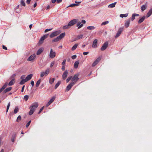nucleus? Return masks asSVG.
Returning <instances> with one entry per match:
<instances>
[{
  "instance_id": "1",
  "label": "nucleus",
  "mask_w": 152,
  "mask_h": 152,
  "mask_svg": "<svg viewBox=\"0 0 152 152\" xmlns=\"http://www.w3.org/2000/svg\"><path fill=\"white\" fill-rule=\"evenodd\" d=\"M61 32V31L60 30L57 31H54L50 35V38H53L54 37L56 36L57 35L59 34Z\"/></svg>"
},
{
  "instance_id": "2",
  "label": "nucleus",
  "mask_w": 152,
  "mask_h": 152,
  "mask_svg": "<svg viewBox=\"0 0 152 152\" xmlns=\"http://www.w3.org/2000/svg\"><path fill=\"white\" fill-rule=\"evenodd\" d=\"M78 21V19H74L72 20H71L70 22H69L68 24L70 27L74 25Z\"/></svg>"
},
{
  "instance_id": "3",
  "label": "nucleus",
  "mask_w": 152,
  "mask_h": 152,
  "mask_svg": "<svg viewBox=\"0 0 152 152\" xmlns=\"http://www.w3.org/2000/svg\"><path fill=\"white\" fill-rule=\"evenodd\" d=\"M38 105L39 104L38 103L35 102L31 105L29 107V108H31L35 110L38 107Z\"/></svg>"
},
{
  "instance_id": "4",
  "label": "nucleus",
  "mask_w": 152,
  "mask_h": 152,
  "mask_svg": "<svg viewBox=\"0 0 152 152\" xmlns=\"http://www.w3.org/2000/svg\"><path fill=\"white\" fill-rule=\"evenodd\" d=\"M75 84V82H72L70 83L66 87V90L67 91H69L72 88V86Z\"/></svg>"
},
{
  "instance_id": "5",
  "label": "nucleus",
  "mask_w": 152,
  "mask_h": 152,
  "mask_svg": "<svg viewBox=\"0 0 152 152\" xmlns=\"http://www.w3.org/2000/svg\"><path fill=\"white\" fill-rule=\"evenodd\" d=\"M49 71L50 70L48 69L45 70V72H41L40 74V77H42L44 76H47L48 74Z\"/></svg>"
},
{
  "instance_id": "6",
  "label": "nucleus",
  "mask_w": 152,
  "mask_h": 152,
  "mask_svg": "<svg viewBox=\"0 0 152 152\" xmlns=\"http://www.w3.org/2000/svg\"><path fill=\"white\" fill-rule=\"evenodd\" d=\"M79 79L78 75L77 74L75 75L73 77H72L71 80L72 82H75V83Z\"/></svg>"
},
{
  "instance_id": "7",
  "label": "nucleus",
  "mask_w": 152,
  "mask_h": 152,
  "mask_svg": "<svg viewBox=\"0 0 152 152\" xmlns=\"http://www.w3.org/2000/svg\"><path fill=\"white\" fill-rule=\"evenodd\" d=\"M56 53L55 51H53V49H51L50 50V57L51 58H54L56 55Z\"/></svg>"
},
{
  "instance_id": "8",
  "label": "nucleus",
  "mask_w": 152,
  "mask_h": 152,
  "mask_svg": "<svg viewBox=\"0 0 152 152\" xmlns=\"http://www.w3.org/2000/svg\"><path fill=\"white\" fill-rule=\"evenodd\" d=\"M123 27H121L119 28L118 31V32L115 36V37L117 38L121 34V32L123 31Z\"/></svg>"
},
{
  "instance_id": "9",
  "label": "nucleus",
  "mask_w": 152,
  "mask_h": 152,
  "mask_svg": "<svg viewBox=\"0 0 152 152\" xmlns=\"http://www.w3.org/2000/svg\"><path fill=\"white\" fill-rule=\"evenodd\" d=\"M108 42H105L101 48V50L102 51H104L108 47Z\"/></svg>"
},
{
  "instance_id": "10",
  "label": "nucleus",
  "mask_w": 152,
  "mask_h": 152,
  "mask_svg": "<svg viewBox=\"0 0 152 152\" xmlns=\"http://www.w3.org/2000/svg\"><path fill=\"white\" fill-rule=\"evenodd\" d=\"M101 58L100 57H99L98 58H97L96 60L92 64V66H94L95 65H96V64H98V63H99V62L101 60Z\"/></svg>"
},
{
  "instance_id": "11",
  "label": "nucleus",
  "mask_w": 152,
  "mask_h": 152,
  "mask_svg": "<svg viewBox=\"0 0 152 152\" xmlns=\"http://www.w3.org/2000/svg\"><path fill=\"white\" fill-rule=\"evenodd\" d=\"M36 57V55L35 54H34L30 56L28 58V61H31L34 60Z\"/></svg>"
},
{
  "instance_id": "12",
  "label": "nucleus",
  "mask_w": 152,
  "mask_h": 152,
  "mask_svg": "<svg viewBox=\"0 0 152 152\" xmlns=\"http://www.w3.org/2000/svg\"><path fill=\"white\" fill-rule=\"evenodd\" d=\"M130 22V19H129L125 21V26L126 28H128L129 26Z\"/></svg>"
},
{
  "instance_id": "13",
  "label": "nucleus",
  "mask_w": 152,
  "mask_h": 152,
  "mask_svg": "<svg viewBox=\"0 0 152 152\" xmlns=\"http://www.w3.org/2000/svg\"><path fill=\"white\" fill-rule=\"evenodd\" d=\"M97 39H95L93 41L92 47L94 48H96L97 47Z\"/></svg>"
},
{
  "instance_id": "14",
  "label": "nucleus",
  "mask_w": 152,
  "mask_h": 152,
  "mask_svg": "<svg viewBox=\"0 0 152 152\" xmlns=\"http://www.w3.org/2000/svg\"><path fill=\"white\" fill-rule=\"evenodd\" d=\"M68 74V72L67 70L65 71L64 72L62 75V78L64 80H65Z\"/></svg>"
},
{
  "instance_id": "15",
  "label": "nucleus",
  "mask_w": 152,
  "mask_h": 152,
  "mask_svg": "<svg viewBox=\"0 0 152 152\" xmlns=\"http://www.w3.org/2000/svg\"><path fill=\"white\" fill-rule=\"evenodd\" d=\"M32 76L33 75L32 74H30L27 76L25 79L27 82L31 79Z\"/></svg>"
},
{
  "instance_id": "16",
  "label": "nucleus",
  "mask_w": 152,
  "mask_h": 152,
  "mask_svg": "<svg viewBox=\"0 0 152 152\" xmlns=\"http://www.w3.org/2000/svg\"><path fill=\"white\" fill-rule=\"evenodd\" d=\"M139 15L138 14L136 13H134L132 14L131 18V20L132 21H133L135 18V16H139Z\"/></svg>"
},
{
  "instance_id": "17",
  "label": "nucleus",
  "mask_w": 152,
  "mask_h": 152,
  "mask_svg": "<svg viewBox=\"0 0 152 152\" xmlns=\"http://www.w3.org/2000/svg\"><path fill=\"white\" fill-rule=\"evenodd\" d=\"M15 79L14 78H13L9 83L8 85L9 86L13 85L15 83Z\"/></svg>"
},
{
  "instance_id": "18",
  "label": "nucleus",
  "mask_w": 152,
  "mask_h": 152,
  "mask_svg": "<svg viewBox=\"0 0 152 152\" xmlns=\"http://www.w3.org/2000/svg\"><path fill=\"white\" fill-rule=\"evenodd\" d=\"M145 16H144L142 17L141 18H140L138 21V23L139 24H140L142 22H143L144 20L145 19Z\"/></svg>"
},
{
  "instance_id": "19",
  "label": "nucleus",
  "mask_w": 152,
  "mask_h": 152,
  "mask_svg": "<svg viewBox=\"0 0 152 152\" xmlns=\"http://www.w3.org/2000/svg\"><path fill=\"white\" fill-rule=\"evenodd\" d=\"M44 50V49L43 48H40L37 51V55H39L41 54L43 52Z\"/></svg>"
},
{
  "instance_id": "20",
  "label": "nucleus",
  "mask_w": 152,
  "mask_h": 152,
  "mask_svg": "<svg viewBox=\"0 0 152 152\" xmlns=\"http://www.w3.org/2000/svg\"><path fill=\"white\" fill-rule=\"evenodd\" d=\"M83 26V24H81V22L80 21L77 22V26L78 27V29H80Z\"/></svg>"
},
{
  "instance_id": "21",
  "label": "nucleus",
  "mask_w": 152,
  "mask_h": 152,
  "mask_svg": "<svg viewBox=\"0 0 152 152\" xmlns=\"http://www.w3.org/2000/svg\"><path fill=\"white\" fill-rule=\"evenodd\" d=\"M152 14V8L147 13L146 15V17L148 18Z\"/></svg>"
},
{
  "instance_id": "22",
  "label": "nucleus",
  "mask_w": 152,
  "mask_h": 152,
  "mask_svg": "<svg viewBox=\"0 0 152 152\" xmlns=\"http://www.w3.org/2000/svg\"><path fill=\"white\" fill-rule=\"evenodd\" d=\"M65 35V32L62 33L59 36H58L59 39L60 40L62 38H63Z\"/></svg>"
},
{
  "instance_id": "23",
  "label": "nucleus",
  "mask_w": 152,
  "mask_h": 152,
  "mask_svg": "<svg viewBox=\"0 0 152 152\" xmlns=\"http://www.w3.org/2000/svg\"><path fill=\"white\" fill-rule=\"evenodd\" d=\"M29 109H30V110L28 114L29 115H31L33 114L34 113V112L35 110L32 109L31 108H29Z\"/></svg>"
},
{
  "instance_id": "24",
  "label": "nucleus",
  "mask_w": 152,
  "mask_h": 152,
  "mask_svg": "<svg viewBox=\"0 0 152 152\" xmlns=\"http://www.w3.org/2000/svg\"><path fill=\"white\" fill-rule=\"evenodd\" d=\"M147 8L146 4L143 5L141 8V9L142 11H144Z\"/></svg>"
},
{
  "instance_id": "25",
  "label": "nucleus",
  "mask_w": 152,
  "mask_h": 152,
  "mask_svg": "<svg viewBox=\"0 0 152 152\" xmlns=\"http://www.w3.org/2000/svg\"><path fill=\"white\" fill-rule=\"evenodd\" d=\"M117 2H115L114 3L108 5V7L109 8H113L115 6V5L116 4Z\"/></svg>"
},
{
  "instance_id": "26",
  "label": "nucleus",
  "mask_w": 152,
  "mask_h": 152,
  "mask_svg": "<svg viewBox=\"0 0 152 152\" xmlns=\"http://www.w3.org/2000/svg\"><path fill=\"white\" fill-rule=\"evenodd\" d=\"M12 89V87H10L6 88L3 91L4 93H6L7 92L10 91Z\"/></svg>"
},
{
  "instance_id": "27",
  "label": "nucleus",
  "mask_w": 152,
  "mask_h": 152,
  "mask_svg": "<svg viewBox=\"0 0 152 152\" xmlns=\"http://www.w3.org/2000/svg\"><path fill=\"white\" fill-rule=\"evenodd\" d=\"M41 82V80L40 79H39L37 82L35 86L36 87H38Z\"/></svg>"
},
{
  "instance_id": "28",
  "label": "nucleus",
  "mask_w": 152,
  "mask_h": 152,
  "mask_svg": "<svg viewBox=\"0 0 152 152\" xmlns=\"http://www.w3.org/2000/svg\"><path fill=\"white\" fill-rule=\"evenodd\" d=\"M79 62L78 61H77L75 62L74 64V67L75 68H77L78 67V65H79Z\"/></svg>"
},
{
  "instance_id": "29",
  "label": "nucleus",
  "mask_w": 152,
  "mask_h": 152,
  "mask_svg": "<svg viewBox=\"0 0 152 152\" xmlns=\"http://www.w3.org/2000/svg\"><path fill=\"white\" fill-rule=\"evenodd\" d=\"M78 45V44H75L72 48V51L76 49V48H77V46Z\"/></svg>"
},
{
  "instance_id": "30",
  "label": "nucleus",
  "mask_w": 152,
  "mask_h": 152,
  "mask_svg": "<svg viewBox=\"0 0 152 152\" xmlns=\"http://www.w3.org/2000/svg\"><path fill=\"white\" fill-rule=\"evenodd\" d=\"M128 15V13H126L124 14H121L120 15V17L122 18H123L124 17H126Z\"/></svg>"
},
{
  "instance_id": "31",
  "label": "nucleus",
  "mask_w": 152,
  "mask_h": 152,
  "mask_svg": "<svg viewBox=\"0 0 152 152\" xmlns=\"http://www.w3.org/2000/svg\"><path fill=\"white\" fill-rule=\"evenodd\" d=\"M83 35L80 34L78 35L76 37V39L78 40L80 39H82L83 37Z\"/></svg>"
},
{
  "instance_id": "32",
  "label": "nucleus",
  "mask_w": 152,
  "mask_h": 152,
  "mask_svg": "<svg viewBox=\"0 0 152 152\" xmlns=\"http://www.w3.org/2000/svg\"><path fill=\"white\" fill-rule=\"evenodd\" d=\"M19 110V108H18V107H16L15 108L14 111V114L17 113L18 112V111Z\"/></svg>"
},
{
  "instance_id": "33",
  "label": "nucleus",
  "mask_w": 152,
  "mask_h": 152,
  "mask_svg": "<svg viewBox=\"0 0 152 152\" xmlns=\"http://www.w3.org/2000/svg\"><path fill=\"white\" fill-rule=\"evenodd\" d=\"M70 27L69 25L68 24L67 25L64 26L63 27V28L64 29H66L69 28Z\"/></svg>"
},
{
  "instance_id": "34",
  "label": "nucleus",
  "mask_w": 152,
  "mask_h": 152,
  "mask_svg": "<svg viewBox=\"0 0 152 152\" xmlns=\"http://www.w3.org/2000/svg\"><path fill=\"white\" fill-rule=\"evenodd\" d=\"M55 97L54 96H53L51 99L48 102L50 104L52 103L54 100Z\"/></svg>"
},
{
  "instance_id": "35",
  "label": "nucleus",
  "mask_w": 152,
  "mask_h": 152,
  "mask_svg": "<svg viewBox=\"0 0 152 152\" xmlns=\"http://www.w3.org/2000/svg\"><path fill=\"white\" fill-rule=\"evenodd\" d=\"M95 27L94 26H89L87 27V28L90 30H92L95 29Z\"/></svg>"
},
{
  "instance_id": "36",
  "label": "nucleus",
  "mask_w": 152,
  "mask_h": 152,
  "mask_svg": "<svg viewBox=\"0 0 152 152\" xmlns=\"http://www.w3.org/2000/svg\"><path fill=\"white\" fill-rule=\"evenodd\" d=\"M78 5V4H70L67 7H74Z\"/></svg>"
},
{
  "instance_id": "37",
  "label": "nucleus",
  "mask_w": 152,
  "mask_h": 152,
  "mask_svg": "<svg viewBox=\"0 0 152 152\" xmlns=\"http://www.w3.org/2000/svg\"><path fill=\"white\" fill-rule=\"evenodd\" d=\"M60 39H59V38L58 37H57L56 38L53 39L52 40V42H58V41L59 40H60Z\"/></svg>"
},
{
  "instance_id": "38",
  "label": "nucleus",
  "mask_w": 152,
  "mask_h": 152,
  "mask_svg": "<svg viewBox=\"0 0 152 152\" xmlns=\"http://www.w3.org/2000/svg\"><path fill=\"white\" fill-rule=\"evenodd\" d=\"M61 83V82L60 81H58L57 83L56 84L55 86V88L56 89L59 86Z\"/></svg>"
},
{
  "instance_id": "39",
  "label": "nucleus",
  "mask_w": 152,
  "mask_h": 152,
  "mask_svg": "<svg viewBox=\"0 0 152 152\" xmlns=\"http://www.w3.org/2000/svg\"><path fill=\"white\" fill-rule=\"evenodd\" d=\"M27 82L25 79L24 80H22L20 83V85H23L26 82Z\"/></svg>"
},
{
  "instance_id": "40",
  "label": "nucleus",
  "mask_w": 152,
  "mask_h": 152,
  "mask_svg": "<svg viewBox=\"0 0 152 152\" xmlns=\"http://www.w3.org/2000/svg\"><path fill=\"white\" fill-rule=\"evenodd\" d=\"M45 39L43 37H42L41 38V39L39 40V43L40 44H42L43 42V41Z\"/></svg>"
},
{
  "instance_id": "41",
  "label": "nucleus",
  "mask_w": 152,
  "mask_h": 152,
  "mask_svg": "<svg viewBox=\"0 0 152 152\" xmlns=\"http://www.w3.org/2000/svg\"><path fill=\"white\" fill-rule=\"evenodd\" d=\"M20 3L22 5L25 7L26 6V4L23 0H21L20 1Z\"/></svg>"
},
{
  "instance_id": "42",
  "label": "nucleus",
  "mask_w": 152,
  "mask_h": 152,
  "mask_svg": "<svg viewBox=\"0 0 152 152\" xmlns=\"http://www.w3.org/2000/svg\"><path fill=\"white\" fill-rule=\"evenodd\" d=\"M55 79L53 78L52 79H50V80L49 83L50 84H52L54 81Z\"/></svg>"
},
{
  "instance_id": "43",
  "label": "nucleus",
  "mask_w": 152,
  "mask_h": 152,
  "mask_svg": "<svg viewBox=\"0 0 152 152\" xmlns=\"http://www.w3.org/2000/svg\"><path fill=\"white\" fill-rule=\"evenodd\" d=\"M7 85H8V83L7 82H6L3 85V86L1 87V88H2L4 90L7 87Z\"/></svg>"
},
{
  "instance_id": "44",
  "label": "nucleus",
  "mask_w": 152,
  "mask_h": 152,
  "mask_svg": "<svg viewBox=\"0 0 152 152\" xmlns=\"http://www.w3.org/2000/svg\"><path fill=\"white\" fill-rule=\"evenodd\" d=\"M72 76H70L66 80V82L67 83H68L69 81L72 79Z\"/></svg>"
},
{
  "instance_id": "45",
  "label": "nucleus",
  "mask_w": 152,
  "mask_h": 152,
  "mask_svg": "<svg viewBox=\"0 0 152 152\" xmlns=\"http://www.w3.org/2000/svg\"><path fill=\"white\" fill-rule=\"evenodd\" d=\"M10 102H9V103H8V104L7 106V110H6L7 112L8 110L9 109V108L10 107Z\"/></svg>"
},
{
  "instance_id": "46",
  "label": "nucleus",
  "mask_w": 152,
  "mask_h": 152,
  "mask_svg": "<svg viewBox=\"0 0 152 152\" xmlns=\"http://www.w3.org/2000/svg\"><path fill=\"white\" fill-rule=\"evenodd\" d=\"M29 96L28 95H26L24 96V99L26 101H27L28 99Z\"/></svg>"
},
{
  "instance_id": "47",
  "label": "nucleus",
  "mask_w": 152,
  "mask_h": 152,
  "mask_svg": "<svg viewBox=\"0 0 152 152\" xmlns=\"http://www.w3.org/2000/svg\"><path fill=\"white\" fill-rule=\"evenodd\" d=\"M21 116L20 115H19L17 118V119L16 120V121L18 122H19L20 120H21Z\"/></svg>"
},
{
  "instance_id": "48",
  "label": "nucleus",
  "mask_w": 152,
  "mask_h": 152,
  "mask_svg": "<svg viewBox=\"0 0 152 152\" xmlns=\"http://www.w3.org/2000/svg\"><path fill=\"white\" fill-rule=\"evenodd\" d=\"M109 23V21H106L105 22H102L101 24V25H105L106 24H108Z\"/></svg>"
},
{
  "instance_id": "49",
  "label": "nucleus",
  "mask_w": 152,
  "mask_h": 152,
  "mask_svg": "<svg viewBox=\"0 0 152 152\" xmlns=\"http://www.w3.org/2000/svg\"><path fill=\"white\" fill-rule=\"evenodd\" d=\"M66 59H64V60H63V62H62V64H62V66H65V64H66Z\"/></svg>"
},
{
  "instance_id": "50",
  "label": "nucleus",
  "mask_w": 152,
  "mask_h": 152,
  "mask_svg": "<svg viewBox=\"0 0 152 152\" xmlns=\"http://www.w3.org/2000/svg\"><path fill=\"white\" fill-rule=\"evenodd\" d=\"M44 106H43L42 107L41 109H40L38 113V114H39L40 113H41V112H42V111L44 109Z\"/></svg>"
},
{
  "instance_id": "51",
  "label": "nucleus",
  "mask_w": 152,
  "mask_h": 152,
  "mask_svg": "<svg viewBox=\"0 0 152 152\" xmlns=\"http://www.w3.org/2000/svg\"><path fill=\"white\" fill-rule=\"evenodd\" d=\"M31 122V121H28V122L27 123L26 125V127L27 128L28 127V126H29L30 123Z\"/></svg>"
},
{
  "instance_id": "52",
  "label": "nucleus",
  "mask_w": 152,
  "mask_h": 152,
  "mask_svg": "<svg viewBox=\"0 0 152 152\" xmlns=\"http://www.w3.org/2000/svg\"><path fill=\"white\" fill-rule=\"evenodd\" d=\"M54 64H55V61H52L51 62V64H50V67H52L54 65Z\"/></svg>"
},
{
  "instance_id": "53",
  "label": "nucleus",
  "mask_w": 152,
  "mask_h": 152,
  "mask_svg": "<svg viewBox=\"0 0 152 152\" xmlns=\"http://www.w3.org/2000/svg\"><path fill=\"white\" fill-rule=\"evenodd\" d=\"M26 75H23L20 77V79L22 80H24L25 78V77Z\"/></svg>"
},
{
  "instance_id": "54",
  "label": "nucleus",
  "mask_w": 152,
  "mask_h": 152,
  "mask_svg": "<svg viewBox=\"0 0 152 152\" xmlns=\"http://www.w3.org/2000/svg\"><path fill=\"white\" fill-rule=\"evenodd\" d=\"M76 57L77 56L76 55H74L72 56V58L73 59H75Z\"/></svg>"
},
{
  "instance_id": "55",
  "label": "nucleus",
  "mask_w": 152,
  "mask_h": 152,
  "mask_svg": "<svg viewBox=\"0 0 152 152\" xmlns=\"http://www.w3.org/2000/svg\"><path fill=\"white\" fill-rule=\"evenodd\" d=\"M52 28L51 29H46L45 30V32H47L50 31L52 30Z\"/></svg>"
},
{
  "instance_id": "56",
  "label": "nucleus",
  "mask_w": 152,
  "mask_h": 152,
  "mask_svg": "<svg viewBox=\"0 0 152 152\" xmlns=\"http://www.w3.org/2000/svg\"><path fill=\"white\" fill-rule=\"evenodd\" d=\"M31 84L32 87H33L34 86V82L33 80L31 81Z\"/></svg>"
},
{
  "instance_id": "57",
  "label": "nucleus",
  "mask_w": 152,
  "mask_h": 152,
  "mask_svg": "<svg viewBox=\"0 0 152 152\" xmlns=\"http://www.w3.org/2000/svg\"><path fill=\"white\" fill-rule=\"evenodd\" d=\"M65 69V66H62L61 68V69L63 71H64Z\"/></svg>"
},
{
  "instance_id": "58",
  "label": "nucleus",
  "mask_w": 152,
  "mask_h": 152,
  "mask_svg": "<svg viewBox=\"0 0 152 152\" xmlns=\"http://www.w3.org/2000/svg\"><path fill=\"white\" fill-rule=\"evenodd\" d=\"M48 34H45V35H44L43 36V37L45 39V38H47L48 37Z\"/></svg>"
},
{
  "instance_id": "59",
  "label": "nucleus",
  "mask_w": 152,
  "mask_h": 152,
  "mask_svg": "<svg viewBox=\"0 0 152 152\" xmlns=\"http://www.w3.org/2000/svg\"><path fill=\"white\" fill-rule=\"evenodd\" d=\"M2 47H3V49L6 50H7V48L6 46H4V45H3Z\"/></svg>"
},
{
  "instance_id": "60",
  "label": "nucleus",
  "mask_w": 152,
  "mask_h": 152,
  "mask_svg": "<svg viewBox=\"0 0 152 152\" xmlns=\"http://www.w3.org/2000/svg\"><path fill=\"white\" fill-rule=\"evenodd\" d=\"M57 2L58 3H59L62 2V0H57Z\"/></svg>"
},
{
  "instance_id": "61",
  "label": "nucleus",
  "mask_w": 152,
  "mask_h": 152,
  "mask_svg": "<svg viewBox=\"0 0 152 152\" xmlns=\"http://www.w3.org/2000/svg\"><path fill=\"white\" fill-rule=\"evenodd\" d=\"M88 53V52H84L83 53V54L84 55H87Z\"/></svg>"
},
{
  "instance_id": "62",
  "label": "nucleus",
  "mask_w": 152,
  "mask_h": 152,
  "mask_svg": "<svg viewBox=\"0 0 152 152\" xmlns=\"http://www.w3.org/2000/svg\"><path fill=\"white\" fill-rule=\"evenodd\" d=\"M31 0H26V3L27 4H30Z\"/></svg>"
},
{
  "instance_id": "63",
  "label": "nucleus",
  "mask_w": 152,
  "mask_h": 152,
  "mask_svg": "<svg viewBox=\"0 0 152 152\" xmlns=\"http://www.w3.org/2000/svg\"><path fill=\"white\" fill-rule=\"evenodd\" d=\"M25 87V86L24 85L22 87V90H21V92H23V91Z\"/></svg>"
},
{
  "instance_id": "64",
  "label": "nucleus",
  "mask_w": 152,
  "mask_h": 152,
  "mask_svg": "<svg viewBox=\"0 0 152 152\" xmlns=\"http://www.w3.org/2000/svg\"><path fill=\"white\" fill-rule=\"evenodd\" d=\"M16 76V75L15 74H13L11 77V78H13L15 77Z\"/></svg>"
}]
</instances>
